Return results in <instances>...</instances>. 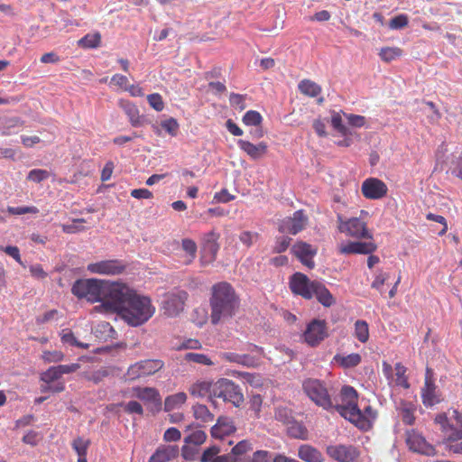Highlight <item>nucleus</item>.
<instances>
[{
  "label": "nucleus",
  "instance_id": "63",
  "mask_svg": "<svg viewBox=\"0 0 462 462\" xmlns=\"http://www.w3.org/2000/svg\"><path fill=\"white\" fill-rule=\"evenodd\" d=\"M344 116L346 118L347 123L353 127L360 128L363 127L366 123V119L363 116L346 113H344Z\"/></svg>",
  "mask_w": 462,
  "mask_h": 462
},
{
  "label": "nucleus",
  "instance_id": "7",
  "mask_svg": "<svg viewBox=\"0 0 462 462\" xmlns=\"http://www.w3.org/2000/svg\"><path fill=\"white\" fill-rule=\"evenodd\" d=\"M213 397L229 402L235 407H240L245 401L240 386L226 378L219 379L214 383Z\"/></svg>",
  "mask_w": 462,
  "mask_h": 462
},
{
  "label": "nucleus",
  "instance_id": "15",
  "mask_svg": "<svg viewBox=\"0 0 462 462\" xmlns=\"http://www.w3.org/2000/svg\"><path fill=\"white\" fill-rule=\"evenodd\" d=\"M133 392L136 398L150 405L152 411L158 412L162 410V396L156 388L136 386L133 388Z\"/></svg>",
  "mask_w": 462,
  "mask_h": 462
},
{
  "label": "nucleus",
  "instance_id": "3",
  "mask_svg": "<svg viewBox=\"0 0 462 462\" xmlns=\"http://www.w3.org/2000/svg\"><path fill=\"white\" fill-rule=\"evenodd\" d=\"M118 283L119 282H110L95 278L79 279L73 283L71 292L77 298L86 299L90 302H109L113 299V286Z\"/></svg>",
  "mask_w": 462,
  "mask_h": 462
},
{
  "label": "nucleus",
  "instance_id": "17",
  "mask_svg": "<svg viewBox=\"0 0 462 462\" xmlns=\"http://www.w3.org/2000/svg\"><path fill=\"white\" fill-rule=\"evenodd\" d=\"M361 191L363 196L368 199H380L386 196L388 188L383 180L377 178H368L363 181Z\"/></svg>",
  "mask_w": 462,
  "mask_h": 462
},
{
  "label": "nucleus",
  "instance_id": "25",
  "mask_svg": "<svg viewBox=\"0 0 462 462\" xmlns=\"http://www.w3.org/2000/svg\"><path fill=\"white\" fill-rule=\"evenodd\" d=\"M237 144L238 147L253 160L261 159L266 154L268 150V146L264 142L254 144L249 141L240 139L237 141Z\"/></svg>",
  "mask_w": 462,
  "mask_h": 462
},
{
  "label": "nucleus",
  "instance_id": "23",
  "mask_svg": "<svg viewBox=\"0 0 462 462\" xmlns=\"http://www.w3.org/2000/svg\"><path fill=\"white\" fill-rule=\"evenodd\" d=\"M118 106L123 109L133 127L143 125L145 121L144 116L140 115L139 108L135 104L126 99H120L118 101Z\"/></svg>",
  "mask_w": 462,
  "mask_h": 462
},
{
  "label": "nucleus",
  "instance_id": "52",
  "mask_svg": "<svg viewBox=\"0 0 462 462\" xmlns=\"http://www.w3.org/2000/svg\"><path fill=\"white\" fill-rule=\"evenodd\" d=\"M207 434L201 430H198L187 436L184 441L188 444L201 445L205 442Z\"/></svg>",
  "mask_w": 462,
  "mask_h": 462
},
{
  "label": "nucleus",
  "instance_id": "45",
  "mask_svg": "<svg viewBox=\"0 0 462 462\" xmlns=\"http://www.w3.org/2000/svg\"><path fill=\"white\" fill-rule=\"evenodd\" d=\"M406 367L402 363L395 364V383L398 386H402L404 389L410 387L408 377L406 376Z\"/></svg>",
  "mask_w": 462,
  "mask_h": 462
},
{
  "label": "nucleus",
  "instance_id": "47",
  "mask_svg": "<svg viewBox=\"0 0 462 462\" xmlns=\"http://www.w3.org/2000/svg\"><path fill=\"white\" fill-rule=\"evenodd\" d=\"M61 341L64 344H69L70 346H79L80 348H88V344H83L79 342L75 337L74 334L69 329H63L60 333Z\"/></svg>",
  "mask_w": 462,
  "mask_h": 462
},
{
  "label": "nucleus",
  "instance_id": "6",
  "mask_svg": "<svg viewBox=\"0 0 462 462\" xmlns=\"http://www.w3.org/2000/svg\"><path fill=\"white\" fill-rule=\"evenodd\" d=\"M339 402L333 401V411H336L343 418L350 420L352 413L357 411L358 407V393L356 390L350 385H344L339 392Z\"/></svg>",
  "mask_w": 462,
  "mask_h": 462
},
{
  "label": "nucleus",
  "instance_id": "16",
  "mask_svg": "<svg viewBox=\"0 0 462 462\" xmlns=\"http://www.w3.org/2000/svg\"><path fill=\"white\" fill-rule=\"evenodd\" d=\"M308 222V217L303 210L300 209L293 213L291 217H285L281 221L278 230L281 233H289L297 235L304 229Z\"/></svg>",
  "mask_w": 462,
  "mask_h": 462
},
{
  "label": "nucleus",
  "instance_id": "40",
  "mask_svg": "<svg viewBox=\"0 0 462 462\" xmlns=\"http://www.w3.org/2000/svg\"><path fill=\"white\" fill-rule=\"evenodd\" d=\"M355 337L361 342L366 343L369 339V327L365 320H356L355 323Z\"/></svg>",
  "mask_w": 462,
  "mask_h": 462
},
{
  "label": "nucleus",
  "instance_id": "61",
  "mask_svg": "<svg viewBox=\"0 0 462 462\" xmlns=\"http://www.w3.org/2000/svg\"><path fill=\"white\" fill-rule=\"evenodd\" d=\"M7 212L12 215L37 214L39 209L34 206L8 207Z\"/></svg>",
  "mask_w": 462,
  "mask_h": 462
},
{
  "label": "nucleus",
  "instance_id": "13",
  "mask_svg": "<svg viewBox=\"0 0 462 462\" xmlns=\"http://www.w3.org/2000/svg\"><path fill=\"white\" fill-rule=\"evenodd\" d=\"M125 263L118 259L103 260L97 263H91L87 270L91 273L100 275H118L125 272Z\"/></svg>",
  "mask_w": 462,
  "mask_h": 462
},
{
  "label": "nucleus",
  "instance_id": "51",
  "mask_svg": "<svg viewBox=\"0 0 462 462\" xmlns=\"http://www.w3.org/2000/svg\"><path fill=\"white\" fill-rule=\"evenodd\" d=\"M291 242V238H290L288 236L276 237L274 245L272 249L273 253L281 254V253L285 252L289 248Z\"/></svg>",
  "mask_w": 462,
  "mask_h": 462
},
{
  "label": "nucleus",
  "instance_id": "14",
  "mask_svg": "<svg viewBox=\"0 0 462 462\" xmlns=\"http://www.w3.org/2000/svg\"><path fill=\"white\" fill-rule=\"evenodd\" d=\"M317 281H310L307 275L295 273L290 279V289L292 293L310 300L313 297V287Z\"/></svg>",
  "mask_w": 462,
  "mask_h": 462
},
{
  "label": "nucleus",
  "instance_id": "9",
  "mask_svg": "<svg viewBox=\"0 0 462 462\" xmlns=\"http://www.w3.org/2000/svg\"><path fill=\"white\" fill-rule=\"evenodd\" d=\"M188 293L185 291H173L164 295L162 301L161 310L163 315L174 318L183 311Z\"/></svg>",
  "mask_w": 462,
  "mask_h": 462
},
{
  "label": "nucleus",
  "instance_id": "12",
  "mask_svg": "<svg viewBox=\"0 0 462 462\" xmlns=\"http://www.w3.org/2000/svg\"><path fill=\"white\" fill-rule=\"evenodd\" d=\"M327 337V323L321 319L311 320L303 333L305 342L310 346H319Z\"/></svg>",
  "mask_w": 462,
  "mask_h": 462
},
{
  "label": "nucleus",
  "instance_id": "21",
  "mask_svg": "<svg viewBox=\"0 0 462 462\" xmlns=\"http://www.w3.org/2000/svg\"><path fill=\"white\" fill-rule=\"evenodd\" d=\"M377 249L374 242H348L338 246L341 254H370Z\"/></svg>",
  "mask_w": 462,
  "mask_h": 462
},
{
  "label": "nucleus",
  "instance_id": "37",
  "mask_svg": "<svg viewBox=\"0 0 462 462\" xmlns=\"http://www.w3.org/2000/svg\"><path fill=\"white\" fill-rule=\"evenodd\" d=\"M402 50L399 47H383L378 55L384 62H391L402 55Z\"/></svg>",
  "mask_w": 462,
  "mask_h": 462
},
{
  "label": "nucleus",
  "instance_id": "29",
  "mask_svg": "<svg viewBox=\"0 0 462 462\" xmlns=\"http://www.w3.org/2000/svg\"><path fill=\"white\" fill-rule=\"evenodd\" d=\"M397 411L404 424L410 426L414 424L416 419L414 414L417 411V406L415 403L402 400L399 402Z\"/></svg>",
  "mask_w": 462,
  "mask_h": 462
},
{
  "label": "nucleus",
  "instance_id": "62",
  "mask_svg": "<svg viewBox=\"0 0 462 462\" xmlns=\"http://www.w3.org/2000/svg\"><path fill=\"white\" fill-rule=\"evenodd\" d=\"M64 354L61 351H45L42 354V359L47 363H58L62 361Z\"/></svg>",
  "mask_w": 462,
  "mask_h": 462
},
{
  "label": "nucleus",
  "instance_id": "42",
  "mask_svg": "<svg viewBox=\"0 0 462 462\" xmlns=\"http://www.w3.org/2000/svg\"><path fill=\"white\" fill-rule=\"evenodd\" d=\"M330 123L332 127L341 135L353 134V133L343 124L340 112H332Z\"/></svg>",
  "mask_w": 462,
  "mask_h": 462
},
{
  "label": "nucleus",
  "instance_id": "60",
  "mask_svg": "<svg viewBox=\"0 0 462 462\" xmlns=\"http://www.w3.org/2000/svg\"><path fill=\"white\" fill-rule=\"evenodd\" d=\"M86 220L84 218H77L73 219V224L71 225H62V231L66 234H74L78 232H81L85 230L83 226H79V224L85 223Z\"/></svg>",
  "mask_w": 462,
  "mask_h": 462
},
{
  "label": "nucleus",
  "instance_id": "64",
  "mask_svg": "<svg viewBox=\"0 0 462 462\" xmlns=\"http://www.w3.org/2000/svg\"><path fill=\"white\" fill-rule=\"evenodd\" d=\"M220 452V448L217 446H211L204 450L202 457H201V462H211L216 458Z\"/></svg>",
  "mask_w": 462,
  "mask_h": 462
},
{
  "label": "nucleus",
  "instance_id": "27",
  "mask_svg": "<svg viewBox=\"0 0 462 462\" xmlns=\"http://www.w3.org/2000/svg\"><path fill=\"white\" fill-rule=\"evenodd\" d=\"M214 383L211 381L199 380L190 385L189 392L193 397H206L208 396L213 402V387Z\"/></svg>",
  "mask_w": 462,
  "mask_h": 462
},
{
  "label": "nucleus",
  "instance_id": "31",
  "mask_svg": "<svg viewBox=\"0 0 462 462\" xmlns=\"http://www.w3.org/2000/svg\"><path fill=\"white\" fill-rule=\"evenodd\" d=\"M93 333L100 340L106 341L116 337V331L107 321L98 322L93 328Z\"/></svg>",
  "mask_w": 462,
  "mask_h": 462
},
{
  "label": "nucleus",
  "instance_id": "28",
  "mask_svg": "<svg viewBox=\"0 0 462 462\" xmlns=\"http://www.w3.org/2000/svg\"><path fill=\"white\" fill-rule=\"evenodd\" d=\"M298 457L304 462H324V457L317 448L302 444L298 448Z\"/></svg>",
  "mask_w": 462,
  "mask_h": 462
},
{
  "label": "nucleus",
  "instance_id": "18",
  "mask_svg": "<svg viewBox=\"0 0 462 462\" xmlns=\"http://www.w3.org/2000/svg\"><path fill=\"white\" fill-rule=\"evenodd\" d=\"M291 252L300 262L310 269L315 267L313 257L317 254L318 249L311 245L303 242H296L291 248Z\"/></svg>",
  "mask_w": 462,
  "mask_h": 462
},
{
  "label": "nucleus",
  "instance_id": "30",
  "mask_svg": "<svg viewBox=\"0 0 462 462\" xmlns=\"http://www.w3.org/2000/svg\"><path fill=\"white\" fill-rule=\"evenodd\" d=\"M313 296L325 307H330L335 303V299L330 291L323 283L318 281L313 287Z\"/></svg>",
  "mask_w": 462,
  "mask_h": 462
},
{
  "label": "nucleus",
  "instance_id": "11",
  "mask_svg": "<svg viewBox=\"0 0 462 462\" xmlns=\"http://www.w3.org/2000/svg\"><path fill=\"white\" fill-rule=\"evenodd\" d=\"M327 455L336 462H358L360 450L353 445H329L326 448Z\"/></svg>",
  "mask_w": 462,
  "mask_h": 462
},
{
  "label": "nucleus",
  "instance_id": "49",
  "mask_svg": "<svg viewBox=\"0 0 462 462\" xmlns=\"http://www.w3.org/2000/svg\"><path fill=\"white\" fill-rule=\"evenodd\" d=\"M263 117L261 114L254 110L247 111L243 116V123L246 125L257 126L261 125Z\"/></svg>",
  "mask_w": 462,
  "mask_h": 462
},
{
  "label": "nucleus",
  "instance_id": "2",
  "mask_svg": "<svg viewBox=\"0 0 462 462\" xmlns=\"http://www.w3.org/2000/svg\"><path fill=\"white\" fill-rule=\"evenodd\" d=\"M210 321L213 325L233 319L240 309V298L227 282H219L211 288L209 298Z\"/></svg>",
  "mask_w": 462,
  "mask_h": 462
},
{
  "label": "nucleus",
  "instance_id": "48",
  "mask_svg": "<svg viewBox=\"0 0 462 462\" xmlns=\"http://www.w3.org/2000/svg\"><path fill=\"white\" fill-rule=\"evenodd\" d=\"M50 177V172L43 169H33L28 172L27 180L41 183Z\"/></svg>",
  "mask_w": 462,
  "mask_h": 462
},
{
  "label": "nucleus",
  "instance_id": "43",
  "mask_svg": "<svg viewBox=\"0 0 462 462\" xmlns=\"http://www.w3.org/2000/svg\"><path fill=\"white\" fill-rule=\"evenodd\" d=\"M262 405V396L260 394L253 395L249 400L248 411L250 412V416L254 419H259L261 416Z\"/></svg>",
  "mask_w": 462,
  "mask_h": 462
},
{
  "label": "nucleus",
  "instance_id": "55",
  "mask_svg": "<svg viewBox=\"0 0 462 462\" xmlns=\"http://www.w3.org/2000/svg\"><path fill=\"white\" fill-rule=\"evenodd\" d=\"M162 127L171 136H176L179 131V123L173 117L168 118L161 123Z\"/></svg>",
  "mask_w": 462,
  "mask_h": 462
},
{
  "label": "nucleus",
  "instance_id": "39",
  "mask_svg": "<svg viewBox=\"0 0 462 462\" xmlns=\"http://www.w3.org/2000/svg\"><path fill=\"white\" fill-rule=\"evenodd\" d=\"M183 360L186 362H193L199 365L211 366L214 365L215 363L205 354L189 352L185 354Z\"/></svg>",
  "mask_w": 462,
  "mask_h": 462
},
{
  "label": "nucleus",
  "instance_id": "5",
  "mask_svg": "<svg viewBox=\"0 0 462 462\" xmlns=\"http://www.w3.org/2000/svg\"><path fill=\"white\" fill-rule=\"evenodd\" d=\"M302 390L316 405L327 411H333V399L324 382L315 378H307L302 382Z\"/></svg>",
  "mask_w": 462,
  "mask_h": 462
},
{
  "label": "nucleus",
  "instance_id": "58",
  "mask_svg": "<svg viewBox=\"0 0 462 462\" xmlns=\"http://www.w3.org/2000/svg\"><path fill=\"white\" fill-rule=\"evenodd\" d=\"M253 449L252 443L247 439L239 441L233 448L232 454L235 456H242Z\"/></svg>",
  "mask_w": 462,
  "mask_h": 462
},
{
  "label": "nucleus",
  "instance_id": "33",
  "mask_svg": "<svg viewBox=\"0 0 462 462\" xmlns=\"http://www.w3.org/2000/svg\"><path fill=\"white\" fill-rule=\"evenodd\" d=\"M333 360L343 368H353L361 363L362 357L357 353H352L347 356L337 354L334 356Z\"/></svg>",
  "mask_w": 462,
  "mask_h": 462
},
{
  "label": "nucleus",
  "instance_id": "36",
  "mask_svg": "<svg viewBox=\"0 0 462 462\" xmlns=\"http://www.w3.org/2000/svg\"><path fill=\"white\" fill-rule=\"evenodd\" d=\"M298 87L301 94L310 97H318L322 91L321 87L310 79L301 80Z\"/></svg>",
  "mask_w": 462,
  "mask_h": 462
},
{
  "label": "nucleus",
  "instance_id": "59",
  "mask_svg": "<svg viewBox=\"0 0 462 462\" xmlns=\"http://www.w3.org/2000/svg\"><path fill=\"white\" fill-rule=\"evenodd\" d=\"M147 101L151 107H152L155 111L161 112L164 108V102L162 97L158 93L150 94L147 96Z\"/></svg>",
  "mask_w": 462,
  "mask_h": 462
},
{
  "label": "nucleus",
  "instance_id": "38",
  "mask_svg": "<svg viewBox=\"0 0 462 462\" xmlns=\"http://www.w3.org/2000/svg\"><path fill=\"white\" fill-rule=\"evenodd\" d=\"M192 411L195 419L202 422H211L214 420V414L211 413L208 408L204 404L193 405Z\"/></svg>",
  "mask_w": 462,
  "mask_h": 462
},
{
  "label": "nucleus",
  "instance_id": "1",
  "mask_svg": "<svg viewBox=\"0 0 462 462\" xmlns=\"http://www.w3.org/2000/svg\"><path fill=\"white\" fill-rule=\"evenodd\" d=\"M112 293V300L95 306L93 310L116 312L133 327L143 325L155 312L150 298L138 294L126 283L119 282L118 285H114Z\"/></svg>",
  "mask_w": 462,
  "mask_h": 462
},
{
  "label": "nucleus",
  "instance_id": "41",
  "mask_svg": "<svg viewBox=\"0 0 462 462\" xmlns=\"http://www.w3.org/2000/svg\"><path fill=\"white\" fill-rule=\"evenodd\" d=\"M181 247L183 251L188 254V258L185 261V263L189 264L196 258L198 249L197 244L192 239L184 238L181 241Z\"/></svg>",
  "mask_w": 462,
  "mask_h": 462
},
{
  "label": "nucleus",
  "instance_id": "22",
  "mask_svg": "<svg viewBox=\"0 0 462 462\" xmlns=\"http://www.w3.org/2000/svg\"><path fill=\"white\" fill-rule=\"evenodd\" d=\"M422 402L426 407H431L440 402L436 393V385L432 380L431 370L427 368L424 386L421 389Z\"/></svg>",
  "mask_w": 462,
  "mask_h": 462
},
{
  "label": "nucleus",
  "instance_id": "53",
  "mask_svg": "<svg viewBox=\"0 0 462 462\" xmlns=\"http://www.w3.org/2000/svg\"><path fill=\"white\" fill-rule=\"evenodd\" d=\"M245 98L246 96L236 94V93H231L229 97V103L232 107L235 109H237L239 111H243L245 109Z\"/></svg>",
  "mask_w": 462,
  "mask_h": 462
},
{
  "label": "nucleus",
  "instance_id": "32",
  "mask_svg": "<svg viewBox=\"0 0 462 462\" xmlns=\"http://www.w3.org/2000/svg\"><path fill=\"white\" fill-rule=\"evenodd\" d=\"M223 360L241 364L246 366H254L256 361L254 357L249 355H239L232 352H225L220 355Z\"/></svg>",
  "mask_w": 462,
  "mask_h": 462
},
{
  "label": "nucleus",
  "instance_id": "35",
  "mask_svg": "<svg viewBox=\"0 0 462 462\" xmlns=\"http://www.w3.org/2000/svg\"><path fill=\"white\" fill-rule=\"evenodd\" d=\"M219 250L218 244H208L207 245H202L200 263L202 265H208L213 263L216 258L217 252Z\"/></svg>",
  "mask_w": 462,
  "mask_h": 462
},
{
  "label": "nucleus",
  "instance_id": "24",
  "mask_svg": "<svg viewBox=\"0 0 462 462\" xmlns=\"http://www.w3.org/2000/svg\"><path fill=\"white\" fill-rule=\"evenodd\" d=\"M236 428L233 420L228 417L220 416L217 423L211 428V436L214 439H223L225 437L233 434Z\"/></svg>",
  "mask_w": 462,
  "mask_h": 462
},
{
  "label": "nucleus",
  "instance_id": "44",
  "mask_svg": "<svg viewBox=\"0 0 462 462\" xmlns=\"http://www.w3.org/2000/svg\"><path fill=\"white\" fill-rule=\"evenodd\" d=\"M288 434L294 439H306L308 438L306 427L297 421L291 423L288 427Z\"/></svg>",
  "mask_w": 462,
  "mask_h": 462
},
{
  "label": "nucleus",
  "instance_id": "4",
  "mask_svg": "<svg viewBox=\"0 0 462 462\" xmlns=\"http://www.w3.org/2000/svg\"><path fill=\"white\" fill-rule=\"evenodd\" d=\"M435 422L440 425L447 448L455 454H462V415L457 411L438 414Z\"/></svg>",
  "mask_w": 462,
  "mask_h": 462
},
{
  "label": "nucleus",
  "instance_id": "34",
  "mask_svg": "<svg viewBox=\"0 0 462 462\" xmlns=\"http://www.w3.org/2000/svg\"><path fill=\"white\" fill-rule=\"evenodd\" d=\"M187 401V394L184 392H180L169 395L164 400V411H171L182 406Z\"/></svg>",
  "mask_w": 462,
  "mask_h": 462
},
{
  "label": "nucleus",
  "instance_id": "46",
  "mask_svg": "<svg viewBox=\"0 0 462 462\" xmlns=\"http://www.w3.org/2000/svg\"><path fill=\"white\" fill-rule=\"evenodd\" d=\"M100 42L101 37L98 33L87 34L79 41V44L83 48H97Z\"/></svg>",
  "mask_w": 462,
  "mask_h": 462
},
{
  "label": "nucleus",
  "instance_id": "19",
  "mask_svg": "<svg viewBox=\"0 0 462 462\" xmlns=\"http://www.w3.org/2000/svg\"><path fill=\"white\" fill-rule=\"evenodd\" d=\"M406 444L410 450L423 455L434 454V448L429 444L424 437L414 430L406 431Z\"/></svg>",
  "mask_w": 462,
  "mask_h": 462
},
{
  "label": "nucleus",
  "instance_id": "26",
  "mask_svg": "<svg viewBox=\"0 0 462 462\" xmlns=\"http://www.w3.org/2000/svg\"><path fill=\"white\" fill-rule=\"evenodd\" d=\"M179 455L177 446H160L155 452L150 457L148 462H169Z\"/></svg>",
  "mask_w": 462,
  "mask_h": 462
},
{
  "label": "nucleus",
  "instance_id": "57",
  "mask_svg": "<svg viewBox=\"0 0 462 462\" xmlns=\"http://www.w3.org/2000/svg\"><path fill=\"white\" fill-rule=\"evenodd\" d=\"M259 234L251 231H243L239 235V241L246 247H251L257 241Z\"/></svg>",
  "mask_w": 462,
  "mask_h": 462
},
{
  "label": "nucleus",
  "instance_id": "20",
  "mask_svg": "<svg viewBox=\"0 0 462 462\" xmlns=\"http://www.w3.org/2000/svg\"><path fill=\"white\" fill-rule=\"evenodd\" d=\"M352 418L349 420L355 426L362 430H368L372 428L373 421L377 416V412L371 405H367L363 410L357 407V411L352 413Z\"/></svg>",
  "mask_w": 462,
  "mask_h": 462
},
{
  "label": "nucleus",
  "instance_id": "56",
  "mask_svg": "<svg viewBox=\"0 0 462 462\" xmlns=\"http://www.w3.org/2000/svg\"><path fill=\"white\" fill-rule=\"evenodd\" d=\"M409 23V18L406 14H399L391 19L389 27L392 30H400L406 27Z\"/></svg>",
  "mask_w": 462,
  "mask_h": 462
},
{
  "label": "nucleus",
  "instance_id": "8",
  "mask_svg": "<svg viewBox=\"0 0 462 462\" xmlns=\"http://www.w3.org/2000/svg\"><path fill=\"white\" fill-rule=\"evenodd\" d=\"M164 367L161 359H144L131 365L125 374L126 381H135L143 377L152 376Z\"/></svg>",
  "mask_w": 462,
  "mask_h": 462
},
{
  "label": "nucleus",
  "instance_id": "50",
  "mask_svg": "<svg viewBox=\"0 0 462 462\" xmlns=\"http://www.w3.org/2000/svg\"><path fill=\"white\" fill-rule=\"evenodd\" d=\"M90 445L89 439H85L81 437H78L73 439L71 446L78 455L87 454L88 448Z\"/></svg>",
  "mask_w": 462,
  "mask_h": 462
},
{
  "label": "nucleus",
  "instance_id": "54",
  "mask_svg": "<svg viewBox=\"0 0 462 462\" xmlns=\"http://www.w3.org/2000/svg\"><path fill=\"white\" fill-rule=\"evenodd\" d=\"M61 377L58 366H51L42 374L41 379L46 383H52Z\"/></svg>",
  "mask_w": 462,
  "mask_h": 462
},
{
  "label": "nucleus",
  "instance_id": "10",
  "mask_svg": "<svg viewBox=\"0 0 462 462\" xmlns=\"http://www.w3.org/2000/svg\"><path fill=\"white\" fill-rule=\"evenodd\" d=\"M338 230L355 238L372 239L373 236L368 231L366 224L358 217H352L346 221L343 220L341 215L337 216Z\"/></svg>",
  "mask_w": 462,
  "mask_h": 462
}]
</instances>
